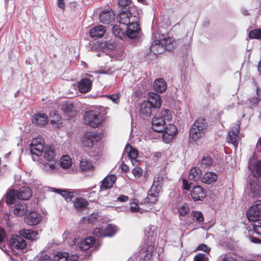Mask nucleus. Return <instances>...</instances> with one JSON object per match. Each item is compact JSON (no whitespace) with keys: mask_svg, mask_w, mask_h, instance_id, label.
Here are the masks:
<instances>
[{"mask_svg":"<svg viewBox=\"0 0 261 261\" xmlns=\"http://www.w3.org/2000/svg\"><path fill=\"white\" fill-rule=\"evenodd\" d=\"M44 140L41 137H38L32 140L30 144V152L33 160L38 161L40 167L47 172H51L56 169L57 162L54 160V149L50 146L44 145Z\"/></svg>","mask_w":261,"mask_h":261,"instance_id":"obj_1","label":"nucleus"},{"mask_svg":"<svg viewBox=\"0 0 261 261\" xmlns=\"http://www.w3.org/2000/svg\"><path fill=\"white\" fill-rule=\"evenodd\" d=\"M162 104L160 96L154 92H149L147 101H144L140 105V112L143 115L150 116L155 109L160 108Z\"/></svg>","mask_w":261,"mask_h":261,"instance_id":"obj_2","label":"nucleus"},{"mask_svg":"<svg viewBox=\"0 0 261 261\" xmlns=\"http://www.w3.org/2000/svg\"><path fill=\"white\" fill-rule=\"evenodd\" d=\"M159 233L158 227L154 225H150L145 230V235L146 237L148 248L145 253L144 260L145 261L151 259L154 251V247L152 245L155 241Z\"/></svg>","mask_w":261,"mask_h":261,"instance_id":"obj_3","label":"nucleus"},{"mask_svg":"<svg viewBox=\"0 0 261 261\" xmlns=\"http://www.w3.org/2000/svg\"><path fill=\"white\" fill-rule=\"evenodd\" d=\"M172 119L171 112L168 109L161 111L159 116L154 117L152 120L153 129L156 132H163L166 126L165 121H170Z\"/></svg>","mask_w":261,"mask_h":261,"instance_id":"obj_4","label":"nucleus"},{"mask_svg":"<svg viewBox=\"0 0 261 261\" xmlns=\"http://www.w3.org/2000/svg\"><path fill=\"white\" fill-rule=\"evenodd\" d=\"M102 122L100 113L95 111H87L84 115V123L93 127H97Z\"/></svg>","mask_w":261,"mask_h":261,"instance_id":"obj_5","label":"nucleus"},{"mask_svg":"<svg viewBox=\"0 0 261 261\" xmlns=\"http://www.w3.org/2000/svg\"><path fill=\"white\" fill-rule=\"evenodd\" d=\"M240 122L237 121V123L234 124L231 129L228 133L227 136V141L229 143L233 145L235 148H237L238 144L239 133L240 128Z\"/></svg>","mask_w":261,"mask_h":261,"instance_id":"obj_6","label":"nucleus"},{"mask_svg":"<svg viewBox=\"0 0 261 261\" xmlns=\"http://www.w3.org/2000/svg\"><path fill=\"white\" fill-rule=\"evenodd\" d=\"M247 216L249 221L254 220L261 216V200L256 201L247 212Z\"/></svg>","mask_w":261,"mask_h":261,"instance_id":"obj_7","label":"nucleus"},{"mask_svg":"<svg viewBox=\"0 0 261 261\" xmlns=\"http://www.w3.org/2000/svg\"><path fill=\"white\" fill-rule=\"evenodd\" d=\"M163 134V140L164 142L169 143L171 142L177 133V129L176 126L172 124L166 125Z\"/></svg>","mask_w":261,"mask_h":261,"instance_id":"obj_8","label":"nucleus"},{"mask_svg":"<svg viewBox=\"0 0 261 261\" xmlns=\"http://www.w3.org/2000/svg\"><path fill=\"white\" fill-rule=\"evenodd\" d=\"M100 140L99 135H97L93 133H87L85 134L82 139L83 145L86 147H91L94 144Z\"/></svg>","mask_w":261,"mask_h":261,"instance_id":"obj_9","label":"nucleus"},{"mask_svg":"<svg viewBox=\"0 0 261 261\" xmlns=\"http://www.w3.org/2000/svg\"><path fill=\"white\" fill-rule=\"evenodd\" d=\"M117 19L121 25L126 26L132 21L137 19L135 16H133L129 11H122L117 16Z\"/></svg>","mask_w":261,"mask_h":261,"instance_id":"obj_10","label":"nucleus"},{"mask_svg":"<svg viewBox=\"0 0 261 261\" xmlns=\"http://www.w3.org/2000/svg\"><path fill=\"white\" fill-rule=\"evenodd\" d=\"M140 31V28L136 20L126 25V35L129 38L134 39L137 37Z\"/></svg>","mask_w":261,"mask_h":261,"instance_id":"obj_11","label":"nucleus"},{"mask_svg":"<svg viewBox=\"0 0 261 261\" xmlns=\"http://www.w3.org/2000/svg\"><path fill=\"white\" fill-rule=\"evenodd\" d=\"M191 195L195 201L202 200L206 196V191L200 186H194L191 191Z\"/></svg>","mask_w":261,"mask_h":261,"instance_id":"obj_12","label":"nucleus"},{"mask_svg":"<svg viewBox=\"0 0 261 261\" xmlns=\"http://www.w3.org/2000/svg\"><path fill=\"white\" fill-rule=\"evenodd\" d=\"M95 239L93 237H89L86 238L84 240L80 241L79 239H74V245H78V247L81 250H88L91 245L95 242Z\"/></svg>","mask_w":261,"mask_h":261,"instance_id":"obj_13","label":"nucleus"},{"mask_svg":"<svg viewBox=\"0 0 261 261\" xmlns=\"http://www.w3.org/2000/svg\"><path fill=\"white\" fill-rule=\"evenodd\" d=\"M11 243L14 248L18 250H22L27 246L25 240L22 236L17 235L12 237Z\"/></svg>","mask_w":261,"mask_h":261,"instance_id":"obj_14","label":"nucleus"},{"mask_svg":"<svg viewBox=\"0 0 261 261\" xmlns=\"http://www.w3.org/2000/svg\"><path fill=\"white\" fill-rule=\"evenodd\" d=\"M42 217L40 214L36 211L30 212L25 218L26 223L31 226L38 224L41 221Z\"/></svg>","mask_w":261,"mask_h":261,"instance_id":"obj_15","label":"nucleus"},{"mask_svg":"<svg viewBox=\"0 0 261 261\" xmlns=\"http://www.w3.org/2000/svg\"><path fill=\"white\" fill-rule=\"evenodd\" d=\"M92 82L91 80L84 78L82 79L78 84V90L80 93H85L91 89Z\"/></svg>","mask_w":261,"mask_h":261,"instance_id":"obj_16","label":"nucleus"},{"mask_svg":"<svg viewBox=\"0 0 261 261\" xmlns=\"http://www.w3.org/2000/svg\"><path fill=\"white\" fill-rule=\"evenodd\" d=\"M78 258L75 254L69 256L68 252H59L54 256V261H76Z\"/></svg>","mask_w":261,"mask_h":261,"instance_id":"obj_17","label":"nucleus"},{"mask_svg":"<svg viewBox=\"0 0 261 261\" xmlns=\"http://www.w3.org/2000/svg\"><path fill=\"white\" fill-rule=\"evenodd\" d=\"M32 122L37 126H42L47 124L48 118L46 114L38 113L33 116Z\"/></svg>","mask_w":261,"mask_h":261,"instance_id":"obj_18","label":"nucleus"},{"mask_svg":"<svg viewBox=\"0 0 261 261\" xmlns=\"http://www.w3.org/2000/svg\"><path fill=\"white\" fill-rule=\"evenodd\" d=\"M116 179L117 177L114 175L106 176L101 181L100 186V190H105L112 188Z\"/></svg>","mask_w":261,"mask_h":261,"instance_id":"obj_19","label":"nucleus"},{"mask_svg":"<svg viewBox=\"0 0 261 261\" xmlns=\"http://www.w3.org/2000/svg\"><path fill=\"white\" fill-rule=\"evenodd\" d=\"M114 17L115 15L112 10L102 11L99 14V20L103 23H109L114 20Z\"/></svg>","mask_w":261,"mask_h":261,"instance_id":"obj_20","label":"nucleus"},{"mask_svg":"<svg viewBox=\"0 0 261 261\" xmlns=\"http://www.w3.org/2000/svg\"><path fill=\"white\" fill-rule=\"evenodd\" d=\"M205 131H201L199 128L194 127L192 126L189 133V141L190 142H195L199 138L202 137Z\"/></svg>","mask_w":261,"mask_h":261,"instance_id":"obj_21","label":"nucleus"},{"mask_svg":"<svg viewBox=\"0 0 261 261\" xmlns=\"http://www.w3.org/2000/svg\"><path fill=\"white\" fill-rule=\"evenodd\" d=\"M202 175V171L198 167L192 168L189 172L188 179L189 180L193 181H198L201 179Z\"/></svg>","mask_w":261,"mask_h":261,"instance_id":"obj_22","label":"nucleus"},{"mask_svg":"<svg viewBox=\"0 0 261 261\" xmlns=\"http://www.w3.org/2000/svg\"><path fill=\"white\" fill-rule=\"evenodd\" d=\"M106 32V29L103 25H98L90 30V35L92 38H100Z\"/></svg>","mask_w":261,"mask_h":261,"instance_id":"obj_23","label":"nucleus"},{"mask_svg":"<svg viewBox=\"0 0 261 261\" xmlns=\"http://www.w3.org/2000/svg\"><path fill=\"white\" fill-rule=\"evenodd\" d=\"M28 211V207L24 202H19L14 205V214L18 216L24 215Z\"/></svg>","mask_w":261,"mask_h":261,"instance_id":"obj_24","label":"nucleus"},{"mask_svg":"<svg viewBox=\"0 0 261 261\" xmlns=\"http://www.w3.org/2000/svg\"><path fill=\"white\" fill-rule=\"evenodd\" d=\"M19 199L26 200L29 199L32 195L31 189L28 187H22L17 191Z\"/></svg>","mask_w":261,"mask_h":261,"instance_id":"obj_25","label":"nucleus"},{"mask_svg":"<svg viewBox=\"0 0 261 261\" xmlns=\"http://www.w3.org/2000/svg\"><path fill=\"white\" fill-rule=\"evenodd\" d=\"M80 168L81 170L84 172L91 171L94 169L93 163L87 159H83L81 160Z\"/></svg>","mask_w":261,"mask_h":261,"instance_id":"obj_26","label":"nucleus"},{"mask_svg":"<svg viewBox=\"0 0 261 261\" xmlns=\"http://www.w3.org/2000/svg\"><path fill=\"white\" fill-rule=\"evenodd\" d=\"M154 89L158 92L162 93L167 88L166 82L163 79L159 78L156 79L153 83Z\"/></svg>","mask_w":261,"mask_h":261,"instance_id":"obj_27","label":"nucleus"},{"mask_svg":"<svg viewBox=\"0 0 261 261\" xmlns=\"http://www.w3.org/2000/svg\"><path fill=\"white\" fill-rule=\"evenodd\" d=\"M250 192L254 197L261 196V187L258 181L253 180L250 182Z\"/></svg>","mask_w":261,"mask_h":261,"instance_id":"obj_28","label":"nucleus"},{"mask_svg":"<svg viewBox=\"0 0 261 261\" xmlns=\"http://www.w3.org/2000/svg\"><path fill=\"white\" fill-rule=\"evenodd\" d=\"M50 191L62 195L67 201H71L73 197V193L72 192H68L66 190L51 188Z\"/></svg>","mask_w":261,"mask_h":261,"instance_id":"obj_29","label":"nucleus"},{"mask_svg":"<svg viewBox=\"0 0 261 261\" xmlns=\"http://www.w3.org/2000/svg\"><path fill=\"white\" fill-rule=\"evenodd\" d=\"M160 192L156 191H152V189L148 191V195L144 199L145 203H155L158 199V194Z\"/></svg>","mask_w":261,"mask_h":261,"instance_id":"obj_30","label":"nucleus"},{"mask_svg":"<svg viewBox=\"0 0 261 261\" xmlns=\"http://www.w3.org/2000/svg\"><path fill=\"white\" fill-rule=\"evenodd\" d=\"M163 178L161 176H158L154 178L152 185L151 187L152 191L160 192L162 188Z\"/></svg>","mask_w":261,"mask_h":261,"instance_id":"obj_31","label":"nucleus"},{"mask_svg":"<svg viewBox=\"0 0 261 261\" xmlns=\"http://www.w3.org/2000/svg\"><path fill=\"white\" fill-rule=\"evenodd\" d=\"M18 198L17 195V190H11L9 191L6 195V201L7 204H12L15 202Z\"/></svg>","mask_w":261,"mask_h":261,"instance_id":"obj_32","label":"nucleus"},{"mask_svg":"<svg viewBox=\"0 0 261 261\" xmlns=\"http://www.w3.org/2000/svg\"><path fill=\"white\" fill-rule=\"evenodd\" d=\"M150 50L154 54H160L164 51L163 47L161 45L160 40H156L150 46Z\"/></svg>","mask_w":261,"mask_h":261,"instance_id":"obj_33","label":"nucleus"},{"mask_svg":"<svg viewBox=\"0 0 261 261\" xmlns=\"http://www.w3.org/2000/svg\"><path fill=\"white\" fill-rule=\"evenodd\" d=\"M218 178L216 174L212 172H206L202 178L203 182L210 184L213 182L215 181Z\"/></svg>","mask_w":261,"mask_h":261,"instance_id":"obj_34","label":"nucleus"},{"mask_svg":"<svg viewBox=\"0 0 261 261\" xmlns=\"http://www.w3.org/2000/svg\"><path fill=\"white\" fill-rule=\"evenodd\" d=\"M161 45L163 47L164 51L165 50H170L173 47V41L172 38H166L162 40H160Z\"/></svg>","mask_w":261,"mask_h":261,"instance_id":"obj_35","label":"nucleus"},{"mask_svg":"<svg viewBox=\"0 0 261 261\" xmlns=\"http://www.w3.org/2000/svg\"><path fill=\"white\" fill-rule=\"evenodd\" d=\"M50 121L52 125L55 127H59L61 124V116L56 112L51 113L50 114Z\"/></svg>","mask_w":261,"mask_h":261,"instance_id":"obj_36","label":"nucleus"},{"mask_svg":"<svg viewBox=\"0 0 261 261\" xmlns=\"http://www.w3.org/2000/svg\"><path fill=\"white\" fill-rule=\"evenodd\" d=\"M22 237L25 239L33 240L35 239L37 233L31 229H24L20 231Z\"/></svg>","mask_w":261,"mask_h":261,"instance_id":"obj_37","label":"nucleus"},{"mask_svg":"<svg viewBox=\"0 0 261 261\" xmlns=\"http://www.w3.org/2000/svg\"><path fill=\"white\" fill-rule=\"evenodd\" d=\"M192 126L200 129L201 131H205L207 127L206 120L202 118H199Z\"/></svg>","mask_w":261,"mask_h":261,"instance_id":"obj_38","label":"nucleus"},{"mask_svg":"<svg viewBox=\"0 0 261 261\" xmlns=\"http://www.w3.org/2000/svg\"><path fill=\"white\" fill-rule=\"evenodd\" d=\"M74 206L76 210H80L86 207L88 204V201L83 198H77L73 201Z\"/></svg>","mask_w":261,"mask_h":261,"instance_id":"obj_39","label":"nucleus"},{"mask_svg":"<svg viewBox=\"0 0 261 261\" xmlns=\"http://www.w3.org/2000/svg\"><path fill=\"white\" fill-rule=\"evenodd\" d=\"M248 168L252 173L255 172L258 176H261V161L256 162L253 165L249 163Z\"/></svg>","mask_w":261,"mask_h":261,"instance_id":"obj_40","label":"nucleus"},{"mask_svg":"<svg viewBox=\"0 0 261 261\" xmlns=\"http://www.w3.org/2000/svg\"><path fill=\"white\" fill-rule=\"evenodd\" d=\"M125 151L127 153L130 159L137 158L138 156V150L133 148L130 145L127 144L125 147Z\"/></svg>","mask_w":261,"mask_h":261,"instance_id":"obj_41","label":"nucleus"},{"mask_svg":"<svg viewBox=\"0 0 261 261\" xmlns=\"http://www.w3.org/2000/svg\"><path fill=\"white\" fill-rule=\"evenodd\" d=\"M60 164L64 169L69 168L72 165L71 158L68 155L63 156L60 159Z\"/></svg>","mask_w":261,"mask_h":261,"instance_id":"obj_42","label":"nucleus"},{"mask_svg":"<svg viewBox=\"0 0 261 261\" xmlns=\"http://www.w3.org/2000/svg\"><path fill=\"white\" fill-rule=\"evenodd\" d=\"M104 232L106 237H112L116 232V227L112 224L107 225L105 227H103Z\"/></svg>","mask_w":261,"mask_h":261,"instance_id":"obj_43","label":"nucleus"},{"mask_svg":"<svg viewBox=\"0 0 261 261\" xmlns=\"http://www.w3.org/2000/svg\"><path fill=\"white\" fill-rule=\"evenodd\" d=\"M252 221V226L254 231L256 233L261 235V219H255L254 220H251Z\"/></svg>","mask_w":261,"mask_h":261,"instance_id":"obj_44","label":"nucleus"},{"mask_svg":"<svg viewBox=\"0 0 261 261\" xmlns=\"http://www.w3.org/2000/svg\"><path fill=\"white\" fill-rule=\"evenodd\" d=\"M248 37L251 39H261V28L251 31L249 33Z\"/></svg>","mask_w":261,"mask_h":261,"instance_id":"obj_45","label":"nucleus"},{"mask_svg":"<svg viewBox=\"0 0 261 261\" xmlns=\"http://www.w3.org/2000/svg\"><path fill=\"white\" fill-rule=\"evenodd\" d=\"M193 220L198 223H201L203 221V216L201 212L199 211H193L191 214Z\"/></svg>","mask_w":261,"mask_h":261,"instance_id":"obj_46","label":"nucleus"},{"mask_svg":"<svg viewBox=\"0 0 261 261\" xmlns=\"http://www.w3.org/2000/svg\"><path fill=\"white\" fill-rule=\"evenodd\" d=\"M123 51L124 50L122 48H117L112 53L111 56L112 58L116 60H120L122 56Z\"/></svg>","mask_w":261,"mask_h":261,"instance_id":"obj_47","label":"nucleus"},{"mask_svg":"<svg viewBox=\"0 0 261 261\" xmlns=\"http://www.w3.org/2000/svg\"><path fill=\"white\" fill-rule=\"evenodd\" d=\"M62 110L67 114L74 113V105L72 103L66 102L62 105Z\"/></svg>","mask_w":261,"mask_h":261,"instance_id":"obj_48","label":"nucleus"},{"mask_svg":"<svg viewBox=\"0 0 261 261\" xmlns=\"http://www.w3.org/2000/svg\"><path fill=\"white\" fill-rule=\"evenodd\" d=\"M256 97H253L250 99V103L253 105H257L261 100V90L259 87L256 88Z\"/></svg>","mask_w":261,"mask_h":261,"instance_id":"obj_49","label":"nucleus"},{"mask_svg":"<svg viewBox=\"0 0 261 261\" xmlns=\"http://www.w3.org/2000/svg\"><path fill=\"white\" fill-rule=\"evenodd\" d=\"M113 32L114 35L120 38H122L123 36L124 35L123 31H122V29L120 28V26L117 25H115L113 27Z\"/></svg>","mask_w":261,"mask_h":261,"instance_id":"obj_50","label":"nucleus"},{"mask_svg":"<svg viewBox=\"0 0 261 261\" xmlns=\"http://www.w3.org/2000/svg\"><path fill=\"white\" fill-rule=\"evenodd\" d=\"M212 159L209 156H204L202 158L201 164L203 168H206L212 165Z\"/></svg>","mask_w":261,"mask_h":261,"instance_id":"obj_51","label":"nucleus"},{"mask_svg":"<svg viewBox=\"0 0 261 261\" xmlns=\"http://www.w3.org/2000/svg\"><path fill=\"white\" fill-rule=\"evenodd\" d=\"M120 94V93H117L111 95H105L103 96L108 98L111 99L113 102L115 103H118L119 102Z\"/></svg>","mask_w":261,"mask_h":261,"instance_id":"obj_52","label":"nucleus"},{"mask_svg":"<svg viewBox=\"0 0 261 261\" xmlns=\"http://www.w3.org/2000/svg\"><path fill=\"white\" fill-rule=\"evenodd\" d=\"M143 171L141 168L136 166L132 170V173L136 178H139L142 175Z\"/></svg>","mask_w":261,"mask_h":261,"instance_id":"obj_53","label":"nucleus"},{"mask_svg":"<svg viewBox=\"0 0 261 261\" xmlns=\"http://www.w3.org/2000/svg\"><path fill=\"white\" fill-rule=\"evenodd\" d=\"M189 212V207L188 205L185 204L180 207L178 210L179 215L181 216H185Z\"/></svg>","mask_w":261,"mask_h":261,"instance_id":"obj_54","label":"nucleus"},{"mask_svg":"<svg viewBox=\"0 0 261 261\" xmlns=\"http://www.w3.org/2000/svg\"><path fill=\"white\" fill-rule=\"evenodd\" d=\"M93 233L98 237H105L103 226L95 228L93 230Z\"/></svg>","mask_w":261,"mask_h":261,"instance_id":"obj_55","label":"nucleus"},{"mask_svg":"<svg viewBox=\"0 0 261 261\" xmlns=\"http://www.w3.org/2000/svg\"><path fill=\"white\" fill-rule=\"evenodd\" d=\"M194 261H208V256L204 254L199 253L195 256Z\"/></svg>","mask_w":261,"mask_h":261,"instance_id":"obj_56","label":"nucleus"},{"mask_svg":"<svg viewBox=\"0 0 261 261\" xmlns=\"http://www.w3.org/2000/svg\"><path fill=\"white\" fill-rule=\"evenodd\" d=\"M130 210L133 213L140 212V208L137 203L135 202L130 203Z\"/></svg>","mask_w":261,"mask_h":261,"instance_id":"obj_57","label":"nucleus"},{"mask_svg":"<svg viewBox=\"0 0 261 261\" xmlns=\"http://www.w3.org/2000/svg\"><path fill=\"white\" fill-rule=\"evenodd\" d=\"M197 249L198 250H201L202 251L206 252L207 253H208L211 250V248L208 247L207 245H206L205 244H200V245H199L197 247Z\"/></svg>","mask_w":261,"mask_h":261,"instance_id":"obj_58","label":"nucleus"},{"mask_svg":"<svg viewBox=\"0 0 261 261\" xmlns=\"http://www.w3.org/2000/svg\"><path fill=\"white\" fill-rule=\"evenodd\" d=\"M131 0H118V6L121 7H125L130 4Z\"/></svg>","mask_w":261,"mask_h":261,"instance_id":"obj_59","label":"nucleus"},{"mask_svg":"<svg viewBox=\"0 0 261 261\" xmlns=\"http://www.w3.org/2000/svg\"><path fill=\"white\" fill-rule=\"evenodd\" d=\"M249 240H250V242H251L253 243L257 244H261V239H259L253 236H250L249 237Z\"/></svg>","mask_w":261,"mask_h":261,"instance_id":"obj_60","label":"nucleus"},{"mask_svg":"<svg viewBox=\"0 0 261 261\" xmlns=\"http://www.w3.org/2000/svg\"><path fill=\"white\" fill-rule=\"evenodd\" d=\"M96 215L94 214H91L90 216H89L88 218V221L89 223H93L95 222L96 220Z\"/></svg>","mask_w":261,"mask_h":261,"instance_id":"obj_61","label":"nucleus"},{"mask_svg":"<svg viewBox=\"0 0 261 261\" xmlns=\"http://www.w3.org/2000/svg\"><path fill=\"white\" fill-rule=\"evenodd\" d=\"M182 185L184 189L189 190L190 189V185L186 179H182Z\"/></svg>","mask_w":261,"mask_h":261,"instance_id":"obj_62","label":"nucleus"},{"mask_svg":"<svg viewBox=\"0 0 261 261\" xmlns=\"http://www.w3.org/2000/svg\"><path fill=\"white\" fill-rule=\"evenodd\" d=\"M128 197L127 196H125V195H120L118 198H117V200L118 201H120V202H125L126 201H127L128 200Z\"/></svg>","mask_w":261,"mask_h":261,"instance_id":"obj_63","label":"nucleus"},{"mask_svg":"<svg viewBox=\"0 0 261 261\" xmlns=\"http://www.w3.org/2000/svg\"><path fill=\"white\" fill-rule=\"evenodd\" d=\"M40 261H53L52 258H50L48 255H45L43 257H42Z\"/></svg>","mask_w":261,"mask_h":261,"instance_id":"obj_64","label":"nucleus"}]
</instances>
